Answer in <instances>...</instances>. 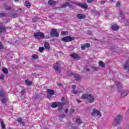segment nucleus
<instances>
[{"label": "nucleus", "instance_id": "nucleus-51", "mask_svg": "<svg viewBox=\"0 0 129 129\" xmlns=\"http://www.w3.org/2000/svg\"><path fill=\"white\" fill-rule=\"evenodd\" d=\"M101 5H103V4H105V1H102L100 3Z\"/></svg>", "mask_w": 129, "mask_h": 129}, {"label": "nucleus", "instance_id": "nucleus-9", "mask_svg": "<svg viewBox=\"0 0 129 129\" xmlns=\"http://www.w3.org/2000/svg\"><path fill=\"white\" fill-rule=\"evenodd\" d=\"M123 68L124 70H127V71H129V58L128 60L123 64Z\"/></svg>", "mask_w": 129, "mask_h": 129}, {"label": "nucleus", "instance_id": "nucleus-49", "mask_svg": "<svg viewBox=\"0 0 129 129\" xmlns=\"http://www.w3.org/2000/svg\"><path fill=\"white\" fill-rule=\"evenodd\" d=\"M21 124H22V125H25V124H26V122H21V123H20Z\"/></svg>", "mask_w": 129, "mask_h": 129}, {"label": "nucleus", "instance_id": "nucleus-17", "mask_svg": "<svg viewBox=\"0 0 129 129\" xmlns=\"http://www.w3.org/2000/svg\"><path fill=\"white\" fill-rule=\"evenodd\" d=\"M48 4L50 6H55V5H56V1L54 0H49L48 2Z\"/></svg>", "mask_w": 129, "mask_h": 129}, {"label": "nucleus", "instance_id": "nucleus-62", "mask_svg": "<svg viewBox=\"0 0 129 129\" xmlns=\"http://www.w3.org/2000/svg\"><path fill=\"white\" fill-rule=\"evenodd\" d=\"M65 116V115H63V117Z\"/></svg>", "mask_w": 129, "mask_h": 129}, {"label": "nucleus", "instance_id": "nucleus-46", "mask_svg": "<svg viewBox=\"0 0 129 129\" xmlns=\"http://www.w3.org/2000/svg\"><path fill=\"white\" fill-rule=\"evenodd\" d=\"M12 18H17L18 17V15H17V14H12Z\"/></svg>", "mask_w": 129, "mask_h": 129}, {"label": "nucleus", "instance_id": "nucleus-19", "mask_svg": "<svg viewBox=\"0 0 129 129\" xmlns=\"http://www.w3.org/2000/svg\"><path fill=\"white\" fill-rule=\"evenodd\" d=\"M117 89H118L119 91H121V89H122V85L120 84V82H117Z\"/></svg>", "mask_w": 129, "mask_h": 129}, {"label": "nucleus", "instance_id": "nucleus-58", "mask_svg": "<svg viewBox=\"0 0 129 129\" xmlns=\"http://www.w3.org/2000/svg\"><path fill=\"white\" fill-rule=\"evenodd\" d=\"M2 66V62L0 61V67Z\"/></svg>", "mask_w": 129, "mask_h": 129}, {"label": "nucleus", "instance_id": "nucleus-10", "mask_svg": "<svg viewBox=\"0 0 129 129\" xmlns=\"http://www.w3.org/2000/svg\"><path fill=\"white\" fill-rule=\"evenodd\" d=\"M77 5L78 7H80V8H82V9H84V10H87V8H88V5H87V4L86 3H78Z\"/></svg>", "mask_w": 129, "mask_h": 129}, {"label": "nucleus", "instance_id": "nucleus-56", "mask_svg": "<svg viewBox=\"0 0 129 129\" xmlns=\"http://www.w3.org/2000/svg\"><path fill=\"white\" fill-rule=\"evenodd\" d=\"M86 71H90V70L89 69H86Z\"/></svg>", "mask_w": 129, "mask_h": 129}, {"label": "nucleus", "instance_id": "nucleus-12", "mask_svg": "<svg viewBox=\"0 0 129 129\" xmlns=\"http://www.w3.org/2000/svg\"><path fill=\"white\" fill-rule=\"evenodd\" d=\"M6 32H7L6 27L3 25L0 26V35H3V33H6Z\"/></svg>", "mask_w": 129, "mask_h": 129}, {"label": "nucleus", "instance_id": "nucleus-54", "mask_svg": "<svg viewBox=\"0 0 129 129\" xmlns=\"http://www.w3.org/2000/svg\"><path fill=\"white\" fill-rule=\"evenodd\" d=\"M77 101L78 102V103H80V102H81V100L78 99H77Z\"/></svg>", "mask_w": 129, "mask_h": 129}, {"label": "nucleus", "instance_id": "nucleus-3", "mask_svg": "<svg viewBox=\"0 0 129 129\" xmlns=\"http://www.w3.org/2000/svg\"><path fill=\"white\" fill-rule=\"evenodd\" d=\"M74 40H75V38L74 37L71 36H66L61 38V41L63 42H71Z\"/></svg>", "mask_w": 129, "mask_h": 129}, {"label": "nucleus", "instance_id": "nucleus-45", "mask_svg": "<svg viewBox=\"0 0 129 129\" xmlns=\"http://www.w3.org/2000/svg\"><path fill=\"white\" fill-rule=\"evenodd\" d=\"M26 93V90H22L21 92V94H25Z\"/></svg>", "mask_w": 129, "mask_h": 129}, {"label": "nucleus", "instance_id": "nucleus-16", "mask_svg": "<svg viewBox=\"0 0 129 129\" xmlns=\"http://www.w3.org/2000/svg\"><path fill=\"white\" fill-rule=\"evenodd\" d=\"M111 28L112 31H117V30L119 29V27H118V26H117V25L116 24L112 25Z\"/></svg>", "mask_w": 129, "mask_h": 129}, {"label": "nucleus", "instance_id": "nucleus-24", "mask_svg": "<svg viewBox=\"0 0 129 129\" xmlns=\"http://www.w3.org/2000/svg\"><path fill=\"white\" fill-rule=\"evenodd\" d=\"M4 17H8V13H0V18H4Z\"/></svg>", "mask_w": 129, "mask_h": 129}, {"label": "nucleus", "instance_id": "nucleus-35", "mask_svg": "<svg viewBox=\"0 0 129 129\" xmlns=\"http://www.w3.org/2000/svg\"><path fill=\"white\" fill-rule=\"evenodd\" d=\"M6 10L7 11H10V10H12V8H11V6H7L6 7Z\"/></svg>", "mask_w": 129, "mask_h": 129}, {"label": "nucleus", "instance_id": "nucleus-42", "mask_svg": "<svg viewBox=\"0 0 129 129\" xmlns=\"http://www.w3.org/2000/svg\"><path fill=\"white\" fill-rule=\"evenodd\" d=\"M73 93H74V94H77L78 93V91H76V90H73Z\"/></svg>", "mask_w": 129, "mask_h": 129}, {"label": "nucleus", "instance_id": "nucleus-29", "mask_svg": "<svg viewBox=\"0 0 129 129\" xmlns=\"http://www.w3.org/2000/svg\"><path fill=\"white\" fill-rule=\"evenodd\" d=\"M0 123H1V124L2 128V129H6V125H5V123H4V122L0 121Z\"/></svg>", "mask_w": 129, "mask_h": 129}, {"label": "nucleus", "instance_id": "nucleus-22", "mask_svg": "<svg viewBox=\"0 0 129 129\" xmlns=\"http://www.w3.org/2000/svg\"><path fill=\"white\" fill-rule=\"evenodd\" d=\"M25 6L26 8H28V9H30L31 8V3L28 1H25Z\"/></svg>", "mask_w": 129, "mask_h": 129}, {"label": "nucleus", "instance_id": "nucleus-6", "mask_svg": "<svg viewBox=\"0 0 129 129\" xmlns=\"http://www.w3.org/2000/svg\"><path fill=\"white\" fill-rule=\"evenodd\" d=\"M34 36L35 39H39V38H44L45 34L42 32H37L34 33Z\"/></svg>", "mask_w": 129, "mask_h": 129}, {"label": "nucleus", "instance_id": "nucleus-38", "mask_svg": "<svg viewBox=\"0 0 129 129\" xmlns=\"http://www.w3.org/2000/svg\"><path fill=\"white\" fill-rule=\"evenodd\" d=\"M85 46H86V48H90V44L89 43H86Z\"/></svg>", "mask_w": 129, "mask_h": 129}, {"label": "nucleus", "instance_id": "nucleus-43", "mask_svg": "<svg viewBox=\"0 0 129 129\" xmlns=\"http://www.w3.org/2000/svg\"><path fill=\"white\" fill-rule=\"evenodd\" d=\"M120 6V2H119V1H118V2L116 3V7H119Z\"/></svg>", "mask_w": 129, "mask_h": 129}, {"label": "nucleus", "instance_id": "nucleus-50", "mask_svg": "<svg viewBox=\"0 0 129 129\" xmlns=\"http://www.w3.org/2000/svg\"><path fill=\"white\" fill-rule=\"evenodd\" d=\"M32 21H33V22H36V21H37V18H33V19H32Z\"/></svg>", "mask_w": 129, "mask_h": 129}, {"label": "nucleus", "instance_id": "nucleus-13", "mask_svg": "<svg viewBox=\"0 0 129 129\" xmlns=\"http://www.w3.org/2000/svg\"><path fill=\"white\" fill-rule=\"evenodd\" d=\"M44 47L46 50H48V51H50V50H51L50 44H49L48 42H44Z\"/></svg>", "mask_w": 129, "mask_h": 129}, {"label": "nucleus", "instance_id": "nucleus-1", "mask_svg": "<svg viewBox=\"0 0 129 129\" xmlns=\"http://www.w3.org/2000/svg\"><path fill=\"white\" fill-rule=\"evenodd\" d=\"M82 99H87L89 103L94 102V96L91 94H84L82 95Z\"/></svg>", "mask_w": 129, "mask_h": 129}, {"label": "nucleus", "instance_id": "nucleus-28", "mask_svg": "<svg viewBox=\"0 0 129 129\" xmlns=\"http://www.w3.org/2000/svg\"><path fill=\"white\" fill-rule=\"evenodd\" d=\"M61 36H66L68 35V31H61Z\"/></svg>", "mask_w": 129, "mask_h": 129}, {"label": "nucleus", "instance_id": "nucleus-27", "mask_svg": "<svg viewBox=\"0 0 129 129\" xmlns=\"http://www.w3.org/2000/svg\"><path fill=\"white\" fill-rule=\"evenodd\" d=\"M75 122L79 124H81V123H82V121L80 118H77L75 120Z\"/></svg>", "mask_w": 129, "mask_h": 129}, {"label": "nucleus", "instance_id": "nucleus-52", "mask_svg": "<svg viewBox=\"0 0 129 129\" xmlns=\"http://www.w3.org/2000/svg\"><path fill=\"white\" fill-rule=\"evenodd\" d=\"M88 35H91V31L90 30L88 31Z\"/></svg>", "mask_w": 129, "mask_h": 129}, {"label": "nucleus", "instance_id": "nucleus-25", "mask_svg": "<svg viewBox=\"0 0 129 129\" xmlns=\"http://www.w3.org/2000/svg\"><path fill=\"white\" fill-rule=\"evenodd\" d=\"M0 96L1 97H5L6 96V93L3 91H0Z\"/></svg>", "mask_w": 129, "mask_h": 129}, {"label": "nucleus", "instance_id": "nucleus-7", "mask_svg": "<svg viewBox=\"0 0 129 129\" xmlns=\"http://www.w3.org/2000/svg\"><path fill=\"white\" fill-rule=\"evenodd\" d=\"M51 37H59V33H58V31L57 30L55 29H53L51 30V32L50 33Z\"/></svg>", "mask_w": 129, "mask_h": 129}, {"label": "nucleus", "instance_id": "nucleus-34", "mask_svg": "<svg viewBox=\"0 0 129 129\" xmlns=\"http://www.w3.org/2000/svg\"><path fill=\"white\" fill-rule=\"evenodd\" d=\"M64 105H62L61 106H59V107L58 108V111H61V110H63Z\"/></svg>", "mask_w": 129, "mask_h": 129}, {"label": "nucleus", "instance_id": "nucleus-5", "mask_svg": "<svg viewBox=\"0 0 129 129\" xmlns=\"http://www.w3.org/2000/svg\"><path fill=\"white\" fill-rule=\"evenodd\" d=\"M46 92L47 93V98L49 99L52 97V95L55 94V91L52 89H47Z\"/></svg>", "mask_w": 129, "mask_h": 129}, {"label": "nucleus", "instance_id": "nucleus-2", "mask_svg": "<svg viewBox=\"0 0 129 129\" xmlns=\"http://www.w3.org/2000/svg\"><path fill=\"white\" fill-rule=\"evenodd\" d=\"M122 119L123 118L121 115H117L115 117L114 120L113 122V126H117V125H119V123H120V122L122 121Z\"/></svg>", "mask_w": 129, "mask_h": 129}, {"label": "nucleus", "instance_id": "nucleus-39", "mask_svg": "<svg viewBox=\"0 0 129 129\" xmlns=\"http://www.w3.org/2000/svg\"><path fill=\"white\" fill-rule=\"evenodd\" d=\"M22 119L21 117H19L17 119V121L18 122H19L20 123H21V122H22Z\"/></svg>", "mask_w": 129, "mask_h": 129}, {"label": "nucleus", "instance_id": "nucleus-26", "mask_svg": "<svg viewBox=\"0 0 129 129\" xmlns=\"http://www.w3.org/2000/svg\"><path fill=\"white\" fill-rule=\"evenodd\" d=\"M75 80L78 81L80 79V76L79 75H75L74 76Z\"/></svg>", "mask_w": 129, "mask_h": 129}, {"label": "nucleus", "instance_id": "nucleus-8", "mask_svg": "<svg viewBox=\"0 0 129 129\" xmlns=\"http://www.w3.org/2000/svg\"><path fill=\"white\" fill-rule=\"evenodd\" d=\"M94 114H96V116L98 117H100L101 116V113L99 110H97L96 109H94L92 112V115L93 116Z\"/></svg>", "mask_w": 129, "mask_h": 129}, {"label": "nucleus", "instance_id": "nucleus-32", "mask_svg": "<svg viewBox=\"0 0 129 129\" xmlns=\"http://www.w3.org/2000/svg\"><path fill=\"white\" fill-rule=\"evenodd\" d=\"M44 50H45V48L43 47H40L39 48V52H40L41 53H43V51H44Z\"/></svg>", "mask_w": 129, "mask_h": 129}, {"label": "nucleus", "instance_id": "nucleus-14", "mask_svg": "<svg viewBox=\"0 0 129 129\" xmlns=\"http://www.w3.org/2000/svg\"><path fill=\"white\" fill-rule=\"evenodd\" d=\"M58 62H56V63H54L53 64V69H54V70H55V71H58V70H60V67L59 66H58Z\"/></svg>", "mask_w": 129, "mask_h": 129}, {"label": "nucleus", "instance_id": "nucleus-40", "mask_svg": "<svg viewBox=\"0 0 129 129\" xmlns=\"http://www.w3.org/2000/svg\"><path fill=\"white\" fill-rule=\"evenodd\" d=\"M93 2H94V0H87V3H88V4H91Z\"/></svg>", "mask_w": 129, "mask_h": 129}, {"label": "nucleus", "instance_id": "nucleus-30", "mask_svg": "<svg viewBox=\"0 0 129 129\" xmlns=\"http://www.w3.org/2000/svg\"><path fill=\"white\" fill-rule=\"evenodd\" d=\"M1 102L4 104H6V103H7V99H6V98H4L3 99H1Z\"/></svg>", "mask_w": 129, "mask_h": 129}, {"label": "nucleus", "instance_id": "nucleus-55", "mask_svg": "<svg viewBox=\"0 0 129 129\" xmlns=\"http://www.w3.org/2000/svg\"><path fill=\"white\" fill-rule=\"evenodd\" d=\"M120 14L121 16H122V15H123V13L120 12Z\"/></svg>", "mask_w": 129, "mask_h": 129}, {"label": "nucleus", "instance_id": "nucleus-36", "mask_svg": "<svg viewBox=\"0 0 129 129\" xmlns=\"http://www.w3.org/2000/svg\"><path fill=\"white\" fill-rule=\"evenodd\" d=\"M81 49H82V50H85V49H86V47L85 46V44H82Z\"/></svg>", "mask_w": 129, "mask_h": 129}, {"label": "nucleus", "instance_id": "nucleus-33", "mask_svg": "<svg viewBox=\"0 0 129 129\" xmlns=\"http://www.w3.org/2000/svg\"><path fill=\"white\" fill-rule=\"evenodd\" d=\"M3 71L6 74H7L9 73V72L8 71V69H7V68H4L3 69Z\"/></svg>", "mask_w": 129, "mask_h": 129}, {"label": "nucleus", "instance_id": "nucleus-18", "mask_svg": "<svg viewBox=\"0 0 129 129\" xmlns=\"http://www.w3.org/2000/svg\"><path fill=\"white\" fill-rule=\"evenodd\" d=\"M128 94V91H123L121 93V97H125Z\"/></svg>", "mask_w": 129, "mask_h": 129}, {"label": "nucleus", "instance_id": "nucleus-31", "mask_svg": "<svg viewBox=\"0 0 129 129\" xmlns=\"http://www.w3.org/2000/svg\"><path fill=\"white\" fill-rule=\"evenodd\" d=\"M32 57L33 58V59H38V58H39V57L38 56V55L37 54H33L32 56Z\"/></svg>", "mask_w": 129, "mask_h": 129}, {"label": "nucleus", "instance_id": "nucleus-20", "mask_svg": "<svg viewBox=\"0 0 129 129\" xmlns=\"http://www.w3.org/2000/svg\"><path fill=\"white\" fill-rule=\"evenodd\" d=\"M71 57L72 58H73V59H78L79 58V56H78V54H76L75 53H73L70 54Z\"/></svg>", "mask_w": 129, "mask_h": 129}, {"label": "nucleus", "instance_id": "nucleus-37", "mask_svg": "<svg viewBox=\"0 0 129 129\" xmlns=\"http://www.w3.org/2000/svg\"><path fill=\"white\" fill-rule=\"evenodd\" d=\"M4 45L2 43V41H0V50H3L4 49Z\"/></svg>", "mask_w": 129, "mask_h": 129}, {"label": "nucleus", "instance_id": "nucleus-61", "mask_svg": "<svg viewBox=\"0 0 129 129\" xmlns=\"http://www.w3.org/2000/svg\"><path fill=\"white\" fill-rule=\"evenodd\" d=\"M75 128L77 129V126H75Z\"/></svg>", "mask_w": 129, "mask_h": 129}, {"label": "nucleus", "instance_id": "nucleus-21", "mask_svg": "<svg viewBox=\"0 0 129 129\" xmlns=\"http://www.w3.org/2000/svg\"><path fill=\"white\" fill-rule=\"evenodd\" d=\"M99 66L100 67H102V68H104L105 67V64H104V62H103L102 61L100 60L99 61Z\"/></svg>", "mask_w": 129, "mask_h": 129}, {"label": "nucleus", "instance_id": "nucleus-15", "mask_svg": "<svg viewBox=\"0 0 129 129\" xmlns=\"http://www.w3.org/2000/svg\"><path fill=\"white\" fill-rule=\"evenodd\" d=\"M67 6L69 7V8L73 7V6L70 5L69 3H66L61 5V8H66V7H67Z\"/></svg>", "mask_w": 129, "mask_h": 129}, {"label": "nucleus", "instance_id": "nucleus-47", "mask_svg": "<svg viewBox=\"0 0 129 129\" xmlns=\"http://www.w3.org/2000/svg\"><path fill=\"white\" fill-rule=\"evenodd\" d=\"M4 75H1L0 76V80H3V79H4Z\"/></svg>", "mask_w": 129, "mask_h": 129}, {"label": "nucleus", "instance_id": "nucleus-57", "mask_svg": "<svg viewBox=\"0 0 129 129\" xmlns=\"http://www.w3.org/2000/svg\"><path fill=\"white\" fill-rule=\"evenodd\" d=\"M17 2H19V0H15V3H17Z\"/></svg>", "mask_w": 129, "mask_h": 129}, {"label": "nucleus", "instance_id": "nucleus-4", "mask_svg": "<svg viewBox=\"0 0 129 129\" xmlns=\"http://www.w3.org/2000/svg\"><path fill=\"white\" fill-rule=\"evenodd\" d=\"M61 105H65V103H61L60 102H54L51 104L52 108H56L58 106H61Z\"/></svg>", "mask_w": 129, "mask_h": 129}, {"label": "nucleus", "instance_id": "nucleus-59", "mask_svg": "<svg viewBox=\"0 0 129 129\" xmlns=\"http://www.w3.org/2000/svg\"><path fill=\"white\" fill-rule=\"evenodd\" d=\"M110 2L111 3H112V2H113V0H110Z\"/></svg>", "mask_w": 129, "mask_h": 129}, {"label": "nucleus", "instance_id": "nucleus-44", "mask_svg": "<svg viewBox=\"0 0 129 129\" xmlns=\"http://www.w3.org/2000/svg\"><path fill=\"white\" fill-rule=\"evenodd\" d=\"M72 88H73V90H75L76 89V85H74L72 86Z\"/></svg>", "mask_w": 129, "mask_h": 129}, {"label": "nucleus", "instance_id": "nucleus-48", "mask_svg": "<svg viewBox=\"0 0 129 129\" xmlns=\"http://www.w3.org/2000/svg\"><path fill=\"white\" fill-rule=\"evenodd\" d=\"M68 111H69L68 108H66L64 110L65 113H68Z\"/></svg>", "mask_w": 129, "mask_h": 129}, {"label": "nucleus", "instance_id": "nucleus-11", "mask_svg": "<svg viewBox=\"0 0 129 129\" xmlns=\"http://www.w3.org/2000/svg\"><path fill=\"white\" fill-rule=\"evenodd\" d=\"M76 17L79 20H84V19H86V16H85V15H83V14H78L76 15Z\"/></svg>", "mask_w": 129, "mask_h": 129}, {"label": "nucleus", "instance_id": "nucleus-41", "mask_svg": "<svg viewBox=\"0 0 129 129\" xmlns=\"http://www.w3.org/2000/svg\"><path fill=\"white\" fill-rule=\"evenodd\" d=\"M75 112V109H71L70 110V113H74Z\"/></svg>", "mask_w": 129, "mask_h": 129}, {"label": "nucleus", "instance_id": "nucleus-60", "mask_svg": "<svg viewBox=\"0 0 129 129\" xmlns=\"http://www.w3.org/2000/svg\"><path fill=\"white\" fill-rule=\"evenodd\" d=\"M117 129H121V127H118Z\"/></svg>", "mask_w": 129, "mask_h": 129}, {"label": "nucleus", "instance_id": "nucleus-53", "mask_svg": "<svg viewBox=\"0 0 129 129\" xmlns=\"http://www.w3.org/2000/svg\"><path fill=\"white\" fill-rule=\"evenodd\" d=\"M64 100H65V98L64 97H62L61 98V101H64Z\"/></svg>", "mask_w": 129, "mask_h": 129}, {"label": "nucleus", "instance_id": "nucleus-23", "mask_svg": "<svg viewBox=\"0 0 129 129\" xmlns=\"http://www.w3.org/2000/svg\"><path fill=\"white\" fill-rule=\"evenodd\" d=\"M25 83L27 86H30V85H32L33 83L31 81H29V80H25Z\"/></svg>", "mask_w": 129, "mask_h": 129}]
</instances>
